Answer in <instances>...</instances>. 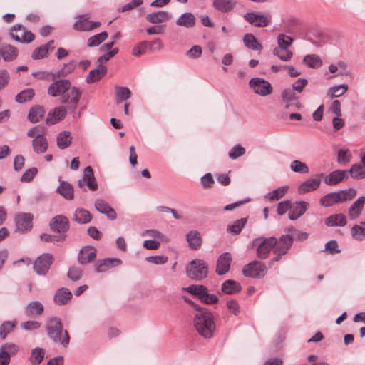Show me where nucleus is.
Wrapping results in <instances>:
<instances>
[{"mask_svg": "<svg viewBox=\"0 0 365 365\" xmlns=\"http://www.w3.org/2000/svg\"><path fill=\"white\" fill-rule=\"evenodd\" d=\"M196 313L194 317V327L198 334L205 339H210L213 336L215 329V324L212 313L206 308H200L195 306Z\"/></svg>", "mask_w": 365, "mask_h": 365, "instance_id": "obj_1", "label": "nucleus"}, {"mask_svg": "<svg viewBox=\"0 0 365 365\" xmlns=\"http://www.w3.org/2000/svg\"><path fill=\"white\" fill-rule=\"evenodd\" d=\"M47 334L54 342H61L63 347L69 344L70 337L66 330L63 329V325L59 318H51L46 326Z\"/></svg>", "mask_w": 365, "mask_h": 365, "instance_id": "obj_2", "label": "nucleus"}, {"mask_svg": "<svg viewBox=\"0 0 365 365\" xmlns=\"http://www.w3.org/2000/svg\"><path fill=\"white\" fill-rule=\"evenodd\" d=\"M186 273L190 279L201 281L207 277L208 266L202 259H194L187 265Z\"/></svg>", "mask_w": 365, "mask_h": 365, "instance_id": "obj_3", "label": "nucleus"}, {"mask_svg": "<svg viewBox=\"0 0 365 365\" xmlns=\"http://www.w3.org/2000/svg\"><path fill=\"white\" fill-rule=\"evenodd\" d=\"M186 292L192 295L197 297L200 301L207 304H213L218 302L215 294H209L208 289L204 285H190L185 289Z\"/></svg>", "mask_w": 365, "mask_h": 365, "instance_id": "obj_4", "label": "nucleus"}, {"mask_svg": "<svg viewBox=\"0 0 365 365\" xmlns=\"http://www.w3.org/2000/svg\"><path fill=\"white\" fill-rule=\"evenodd\" d=\"M277 243V238L271 237L269 238H256L253 240L254 245H258L257 249V256L262 259H266L271 250L274 248V245Z\"/></svg>", "mask_w": 365, "mask_h": 365, "instance_id": "obj_5", "label": "nucleus"}, {"mask_svg": "<svg viewBox=\"0 0 365 365\" xmlns=\"http://www.w3.org/2000/svg\"><path fill=\"white\" fill-rule=\"evenodd\" d=\"M266 265L259 261H252L242 269L244 276L251 278H261L266 274Z\"/></svg>", "mask_w": 365, "mask_h": 365, "instance_id": "obj_6", "label": "nucleus"}, {"mask_svg": "<svg viewBox=\"0 0 365 365\" xmlns=\"http://www.w3.org/2000/svg\"><path fill=\"white\" fill-rule=\"evenodd\" d=\"M249 86L256 94L261 96H267L271 94L273 90L269 81L259 77L250 79Z\"/></svg>", "mask_w": 365, "mask_h": 365, "instance_id": "obj_7", "label": "nucleus"}, {"mask_svg": "<svg viewBox=\"0 0 365 365\" xmlns=\"http://www.w3.org/2000/svg\"><path fill=\"white\" fill-rule=\"evenodd\" d=\"M70 91L65 92L61 98V102L67 105V108L74 112L79 102L81 91L76 86H71Z\"/></svg>", "mask_w": 365, "mask_h": 365, "instance_id": "obj_8", "label": "nucleus"}, {"mask_svg": "<svg viewBox=\"0 0 365 365\" xmlns=\"http://www.w3.org/2000/svg\"><path fill=\"white\" fill-rule=\"evenodd\" d=\"M77 20L73 25V28L78 31H91L98 28L101 23L100 21H90L87 14H82L76 16Z\"/></svg>", "mask_w": 365, "mask_h": 365, "instance_id": "obj_9", "label": "nucleus"}, {"mask_svg": "<svg viewBox=\"0 0 365 365\" xmlns=\"http://www.w3.org/2000/svg\"><path fill=\"white\" fill-rule=\"evenodd\" d=\"M53 256L49 253L40 255L34 263V269L38 275H46L53 263Z\"/></svg>", "mask_w": 365, "mask_h": 365, "instance_id": "obj_10", "label": "nucleus"}, {"mask_svg": "<svg viewBox=\"0 0 365 365\" xmlns=\"http://www.w3.org/2000/svg\"><path fill=\"white\" fill-rule=\"evenodd\" d=\"M282 99L286 109L296 110L301 108V104L298 101L299 97L291 88H287L282 91Z\"/></svg>", "mask_w": 365, "mask_h": 365, "instance_id": "obj_11", "label": "nucleus"}, {"mask_svg": "<svg viewBox=\"0 0 365 365\" xmlns=\"http://www.w3.org/2000/svg\"><path fill=\"white\" fill-rule=\"evenodd\" d=\"M71 86V82L67 79L56 81L48 86V94L53 97L62 96L65 92L70 90Z\"/></svg>", "mask_w": 365, "mask_h": 365, "instance_id": "obj_12", "label": "nucleus"}, {"mask_svg": "<svg viewBox=\"0 0 365 365\" xmlns=\"http://www.w3.org/2000/svg\"><path fill=\"white\" fill-rule=\"evenodd\" d=\"M86 185L91 190L94 191L98 189V184L93 175V168L91 166L85 168L83 178L78 182V185L81 188H83Z\"/></svg>", "mask_w": 365, "mask_h": 365, "instance_id": "obj_13", "label": "nucleus"}, {"mask_svg": "<svg viewBox=\"0 0 365 365\" xmlns=\"http://www.w3.org/2000/svg\"><path fill=\"white\" fill-rule=\"evenodd\" d=\"M232 259L230 252H225L221 254L217 259L215 270L217 274L221 276L226 274L230 270Z\"/></svg>", "mask_w": 365, "mask_h": 365, "instance_id": "obj_14", "label": "nucleus"}, {"mask_svg": "<svg viewBox=\"0 0 365 365\" xmlns=\"http://www.w3.org/2000/svg\"><path fill=\"white\" fill-rule=\"evenodd\" d=\"M309 204L305 201L291 202L289 218L291 220H296L302 216L308 210Z\"/></svg>", "mask_w": 365, "mask_h": 365, "instance_id": "obj_15", "label": "nucleus"}, {"mask_svg": "<svg viewBox=\"0 0 365 365\" xmlns=\"http://www.w3.org/2000/svg\"><path fill=\"white\" fill-rule=\"evenodd\" d=\"M244 18L250 24L257 27L267 26L271 21L270 17L255 12H248L244 15Z\"/></svg>", "mask_w": 365, "mask_h": 365, "instance_id": "obj_16", "label": "nucleus"}, {"mask_svg": "<svg viewBox=\"0 0 365 365\" xmlns=\"http://www.w3.org/2000/svg\"><path fill=\"white\" fill-rule=\"evenodd\" d=\"M19 350L17 346L14 344H5L0 348V365H9L10 358Z\"/></svg>", "mask_w": 365, "mask_h": 365, "instance_id": "obj_17", "label": "nucleus"}, {"mask_svg": "<svg viewBox=\"0 0 365 365\" xmlns=\"http://www.w3.org/2000/svg\"><path fill=\"white\" fill-rule=\"evenodd\" d=\"M50 227L54 232L65 233L69 229L68 220L63 215L53 217L50 222Z\"/></svg>", "mask_w": 365, "mask_h": 365, "instance_id": "obj_18", "label": "nucleus"}, {"mask_svg": "<svg viewBox=\"0 0 365 365\" xmlns=\"http://www.w3.org/2000/svg\"><path fill=\"white\" fill-rule=\"evenodd\" d=\"M96 250L93 246L83 247L78 255V261L81 264H86L95 260Z\"/></svg>", "mask_w": 365, "mask_h": 365, "instance_id": "obj_19", "label": "nucleus"}, {"mask_svg": "<svg viewBox=\"0 0 365 365\" xmlns=\"http://www.w3.org/2000/svg\"><path fill=\"white\" fill-rule=\"evenodd\" d=\"M349 178L348 171L344 170H336L327 175L324 182L328 185H335Z\"/></svg>", "mask_w": 365, "mask_h": 365, "instance_id": "obj_20", "label": "nucleus"}, {"mask_svg": "<svg viewBox=\"0 0 365 365\" xmlns=\"http://www.w3.org/2000/svg\"><path fill=\"white\" fill-rule=\"evenodd\" d=\"M122 261L118 258H106L99 260L96 265V271L99 273L105 272L111 268L118 267Z\"/></svg>", "mask_w": 365, "mask_h": 365, "instance_id": "obj_21", "label": "nucleus"}, {"mask_svg": "<svg viewBox=\"0 0 365 365\" xmlns=\"http://www.w3.org/2000/svg\"><path fill=\"white\" fill-rule=\"evenodd\" d=\"M365 205V196L359 197L348 209V215L350 220L357 219L362 212Z\"/></svg>", "mask_w": 365, "mask_h": 365, "instance_id": "obj_22", "label": "nucleus"}, {"mask_svg": "<svg viewBox=\"0 0 365 365\" xmlns=\"http://www.w3.org/2000/svg\"><path fill=\"white\" fill-rule=\"evenodd\" d=\"M94 206L99 212L106 215L108 219L113 220L116 218L115 211L105 200L96 199Z\"/></svg>", "mask_w": 365, "mask_h": 365, "instance_id": "obj_23", "label": "nucleus"}, {"mask_svg": "<svg viewBox=\"0 0 365 365\" xmlns=\"http://www.w3.org/2000/svg\"><path fill=\"white\" fill-rule=\"evenodd\" d=\"M321 183V180L317 178L309 179L301 183L298 187L299 194H304L318 189Z\"/></svg>", "mask_w": 365, "mask_h": 365, "instance_id": "obj_24", "label": "nucleus"}, {"mask_svg": "<svg viewBox=\"0 0 365 365\" xmlns=\"http://www.w3.org/2000/svg\"><path fill=\"white\" fill-rule=\"evenodd\" d=\"M171 18L170 14L165 11H158L147 14L146 19L151 24L165 22Z\"/></svg>", "mask_w": 365, "mask_h": 365, "instance_id": "obj_25", "label": "nucleus"}, {"mask_svg": "<svg viewBox=\"0 0 365 365\" xmlns=\"http://www.w3.org/2000/svg\"><path fill=\"white\" fill-rule=\"evenodd\" d=\"M196 19L191 12H185L176 20V24L187 29L192 28L195 25Z\"/></svg>", "mask_w": 365, "mask_h": 365, "instance_id": "obj_26", "label": "nucleus"}, {"mask_svg": "<svg viewBox=\"0 0 365 365\" xmlns=\"http://www.w3.org/2000/svg\"><path fill=\"white\" fill-rule=\"evenodd\" d=\"M107 72V69L105 66L98 64V68L90 71L87 77L86 82L88 83H92L102 78Z\"/></svg>", "mask_w": 365, "mask_h": 365, "instance_id": "obj_27", "label": "nucleus"}, {"mask_svg": "<svg viewBox=\"0 0 365 365\" xmlns=\"http://www.w3.org/2000/svg\"><path fill=\"white\" fill-rule=\"evenodd\" d=\"M346 217L343 214H334L326 218L324 224L328 227H344L346 225Z\"/></svg>", "mask_w": 365, "mask_h": 365, "instance_id": "obj_28", "label": "nucleus"}, {"mask_svg": "<svg viewBox=\"0 0 365 365\" xmlns=\"http://www.w3.org/2000/svg\"><path fill=\"white\" fill-rule=\"evenodd\" d=\"M66 114V109L60 106L53 109V111L50 112L46 118L47 124H55L58 120L63 119Z\"/></svg>", "mask_w": 365, "mask_h": 365, "instance_id": "obj_29", "label": "nucleus"}, {"mask_svg": "<svg viewBox=\"0 0 365 365\" xmlns=\"http://www.w3.org/2000/svg\"><path fill=\"white\" fill-rule=\"evenodd\" d=\"M292 243L290 242V239L287 237H280L279 240L277 239V243L274 247V253H279V255H285Z\"/></svg>", "mask_w": 365, "mask_h": 365, "instance_id": "obj_30", "label": "nucleus"}, {"mask_svg": "<svg viewBox=\"0 0 365 365\" xmlns=\"http://www.w3.org/2000/svg\"><path fill=\"white\" fill-rule=\"evenodd\" d=\"M221 289L227 294H235L241 291L242 287L237 281L228 279L223 282Z\"/></svg>", "mask_w": 365, "mask_h": 365, "instance_id": "obj_31", "label": "nucleus"}, {"mask_svg": "<svg viewBox=\"0 0 365 365\" xmlns=\"http://www.w3.org/2000/svg\"><path fill=\"white\" fill-rule=\"evenodd\" d=\"M72 297V293L67 288L57 290L54 295V301L58 305L66 304Z\"/></svg>", "mask_w": 365, "mask_h": 365, "instance_id": "obj_32", "label": "nucleus"}, {"mask_svg": "<svg viewBox=\"0 0 365 365\" xmlns=\"http://www.w3.org/2000/svg\"><path fill=\"white\" fill-rule=\"evenodd\" d=\"M186 240L190 248L192 250H197L201 246L202 238L200 232L197 231H190L187 232Z\"/></svg>", "mask_w": 365, "mask_h": 365, "instance_id": "obj_33", "label": "nucleus"}, {"mask_svg": "<svg viewBox=\"0 0 365 365\" xmlns=\"http://www.w3.org/2000/svg\"><path fill=\"white\" fill-rule=\"evenodd\" d=\"M339 192H333L327 194L320 199V204L324 207H331L341 202Z\"/></svg>", "mask_w": 365, "mask_h": 365, "instance_id": "obj_34", "label": "nucleus"}, {"mask_svg": "<svg viewBox=\"0 0 365 365\" xmlns=\"http://www.w3.org/2000/svg\"><path fill=\"white\" fill-rule=\"evenodd\" d=\"M45 114L43 108L41 106H34L30 108L28 113V120L33 123L38 122Z\"/></svg>", "mask_w": 365, "mask_h": 365, "instance_id": "obj_35", "label": "nucleus"}, {"mask_svg": "<svg viewBox=\"0 0 365 365\" xmlns=\"http://www.w3.org/2000/svg\"><path fill=\"white\" fill-rule=\"evenodd\" d=\"M72 138L69 131H62L57 135L56 144L58 148L63 150L71 144Z\"/></svg>", "mask_w": 365, "mask_h": 365, "instance_id": "obj_36", "label": "nucleus"}, {"mask_svg": "<svg viewBox=\"0 0 365 365\" xmlns=\"http://www.w3.org/2000/svg\"><path fill=\"white\" fill-rule=\"evenodd\" d=\"M243 43L249 49L254 51H261L262 49V46L257 41L255 36L252 34H246L244 35Z\"/></svg>", "mask_w": 365, "mask_h": 365, "instance_id": "obj_37", "label": "nucleus"}, {"mask_svg": "<svg viewBox=\"0 0 365 365\" xmlns=\"http://www.w3.org/2000/svg\"><path fill=\"white\" fill-rule=\"evenodd\" d=\"M73 219L78 223L86 224L91 220L92 216L88 210L83 208H77L74 212Z\"/></svg>", "mask_w": 365, "mask_h": 365, "instance_id": "obj_38", "label": "nucleus"}, {"mask_svg": "<svg viewBox=\"0 0 365 365\" xmlns=\"http://www.w3.org/2000/svg\"><path fill=\"white\" fill-rule=\"evenodd\" d=\"M57 192L67 200H72L74 197L72 185L65 181H62L57 188Z\"/></svg>", "mask_w": 365, "mask_h": 365, "instance_id": "obj_39", "label": "nucleus"}, {"mask_svg": "<svg viewBox=\"0 0 365 365\" xmlns=\"http://www.w3.org/2000/svg\"><path fill=\"white\" fill-rule=\"evenodd\" d=\"M235 6V2L233 0H214L213 6L222 11H230Z\"/></svg>", "mask_w": 365, "mask_h": 365, "instance_id": "obj_40", "label": "nucleus"}, {"mask_svg": "<svg viewBox=\"0 0 365 365\" xmlns=\"http://www.w3.org/2000/svg\"><path fill=\"white\" fill-rule=\"evenodd\" d=\"M44 309L43 305L38 301L29 303L26 307V313L31 317L41 314Z\"/></svg>", "mask_w": 365, "mask_h": 365, "instance_id": "obj_41", "label": "nucleus"}, {"mask_svg": "<svg viewBox=\"0 0 365 365\" xmlns=\"http://www.w3.org/2000/svg\"><path fill=\"white\" fill-rule=\"evenodd\" d=\"M0 53L5 61H11L17 56V50L11 45L5 44L0 48Z\"/></svg>", "mask_w": 365, "mask_h": 365, "instance_id": "obj_42", "label": "nucleus"}, {"mask_svg": "<svg viewBox=\"0 0 365 365\" xmlns=\"http://www.w3.org/2000/svg\"><path fill=\"white\" fill-rule=\"evenodd\" d=\"M32 145L34 151L38 153H43L46 152L48 148V142L44 136L34 138L32 142Z\"/></svg>", "mask_w": 365, "mask_h": 365, "instance_id": "obj_43", "label": "nucleus"}, {"mask_svg": "<svg viewBox=\"0 0 365 365\" xmlns=\"http://www.w3.org/2000/svg\"><path fill=\"white\" fill-rule=\"evenodd\" d=\"M348 171L353 178L362 179L365 178V166L360 163L354 164Z\"/></svg>", "mask_w": 365, "mask_h": 365, "instance_id": "obj_44", "label": "nucleus"}, {"mask_svg": "<svg viewBox=\"0 0 365 365\" xmlns=\"http://www.w3.org/2000/svg\"><path fill=\"white\" fill-rule=\"evenodd\" d=\"M45 356V351L42 348L36 347L31 350L29 360L33 365H38L41 363Z\"/></svg>", "mask_w": 365, "mask_h": 365, "instance_id": "obj_45", "label": "nucleus"}, {"mask_svg": "<svg viewBox=\"0 0 365 365\" xmlns=\"http://www.w3.org/2000/svg\"><path fill=\"white\" fill-rule=\"evenodd\" d=\"M108 33L106 31H102L99 34H95L87 40V46L88 47H96L99 46L108 38Z\"/></svg>", "mask_w": 365, "mask_h": 365, "instance_id": "obj_46", "label": "nucleus"}, {"mask_svg": "<svg viewBox=\"0 0 365 365\" xmlns=\"http://www.w3.org/2000/svg\"><path fill=\"white\" fill-rule=\"evenodd\" d=\"M16 326V322L6 321L4 322L0 326V336L2 339H5L6 336L11 333Z\"/></svg>", "mask_w": 365, "mask_h": 365, "instance_id": "obj_47", "label": "nucleus"}, {"mask_svg": "<svg viewBox=\"0 0 365 365\" xmlns=\"http://www.w3.org/2000/svg\"><path fill=\"white\" fill-rule=\"evenodd\" d=\"M304 63L309 68H317L322 65L320 57L315 54L307 55L304 57Z\"/></svg>", "mask_w": 365, "mask_h": 365, "instance_id": "obj_48", "label": "nucleus"}, {"mask_svg": "<svg viewBox=\"0 0 365 365\" xmlns=\"http://www.w3.org/2000/svg\"><path fill=\"white\" fill-rule=\"evenodd\" d=\"M116 103L118 104L123 101L128 100L131 96L130 89L127 87H115Z\"/></svg>", "mask_w": 365, "mask_h": 365, "instance_id": "obj_49", "label": "nucleus"}, {"mask_svg": "<svg viewBox=\"0 0 365 365\" xmlns=\"http://www.w3.org/2000/svg\"><path fill=\"white\" fill-rule=\"evenodd\" d=\"M273 54L277 56L281 61L287 62L293 56L292 52L289 48L276 47L273 50Z\"/></svg>", "mask_w": 365, "mask_h": 365, "instance_id": "obj_50", "label": "nucleus"}, {"mask_svg": "<svg viewBox=\"0 0 365 365\" xmlns=\"http://www.w3.org/2000/svg\"><path fill=\"white\" fill-rule=\"evenodd\" d=\"M247 222V218L246 217L237 220L232 225L227 227V231L234 235H238L240 233L242 228L245 226Z\"/></svg>", "mask_w": 365, "mask_h": 365, "instance_id": "obj_51", "label": "nucleus"}, {"mask_svg": "<svg viewBox=\"0 0 365 365\" xmlns=\"http://www.w3.org/2000/svg\"><path fill=\"white\" fill-rule=\"evenodd\" d=\"M290 169L297 173L306 174L309 171L307 165L299 160H294L290 163Z\"/></svg>", "mask_w": 365, "mask_h": 365, "instance_id": "obj_52", "label": "nucleus"}, {"mask_svg": "<svg viewBox=\"0 0 365 365\" xmlns=\"http://www.w3.org/2000/svg\"><path fill=\"white\" fill-rule=\"evenodd\" d=\"M348 90V86L346 84H341L339 86H334L329 88L327 96L333 98H338L344 95Z\"/></svg>", "mask_w": 365, "mask_h": 365, "instance_id": "obj_53", "label": "nucleus"}, {"mask_svg": "<svg viewBox=\"0 0 365 365\" xmlns=\"http://www.w3.org/2000/svg\"><path fill=\"white\" fill-rule=\"evenodd\" d=\"M76 62L71 61L68 63H65L63 66L58 70L55 74L54 77H65L71 73L76 68Z\"/></svg>", "mask_w": 365, "mask_h": 365, "instance_id": "obj_54", "label": "nucleus"}, {"mask_svg": "<svg viewBox=\"0 0 365 365\" xmlns=\"http://www.w3.org/2000/svg\"><path fill=\"white\" fill-rule=\"evenodd\" d=\"M277 39L278 44L277 47L284 48H288L294 41V39L292 37L284 34H279Z\"/></svg>", "mask_w": 365, "mask_h": 365, "instance_id": "obj_55", "label": "nucleus"}, {"mask_svg": "<svg viewBox=\"0 0 365 365\" xmlns=\"http://www.w3.org/2000/svg\"><path fill=\"white\" fill-rule=\"evenodd\" d=\"M351 234L353 238L359 241H362L365 239V228L355 225L351 230Z\"/></svg>", "mask_w": 365, "mask_h": 365, "instance_id": "obj_56", "label": "nucleus"}, {"mask_svg": "<svg viewBox=\"0 0 365 365\" xmlns=\"http://www.w3.org/2000/svg\"><path fill=\"white\" fill-rule=\"evenodd\" d=\"M299 21L295 18H291L283 21L284 31L288 34H293Z\"/></svg>", "mask_w": 365, "mask_h": 365, "instance_id": "obj_57", "label": "nucleus"}, {"mask_svg": "<svg viewBox=\"0 0 365 365\" xmlns=\"http://www.w3.org/2000/svg\"><path fill=\"white\" fill-rule=\"evenodd\" d=\"M338 192L340 195L341 202L351 200L356 195V190H354V188H349Z\"/></svg>", "mask_w": 365, "mask_h": 365, "instance_id": "obj_58", "label": "nucleus"}, {"mask_svg": "<svg viewBox=\"0 0 365 365\" xmlns=\"http://www.w3.org/2000/svg\"><path fill=\"white\" fill-rule=\"evenodd\" d=\"M287 187H280L268 193L267 196L271 200H277L282 198L287 190Z\"/></svg>", "mask_w": 365, "mask_h": 365, "instance_id": "obj_59", "label": "nucleus"}, {"mask_svg": "<svg viewBox=\"0 0 365 365\" xmlns=\"http://www.w3.org/2000/svg\"><path fill=\"white\" fill-rule=\"evenodd\" d=\"M82 270L77 267L73 266L69 268L67 276L72 281H78L82 277Z\"/></svg>", "mask_w": 365, "mask_h": 365, "instance_id": "obj_60", "label": "nucleus"}, {"mask_svg": "<svg viewBox=\"0 0 365 365\" xmlns=\"http://www.w3.org/2000/svg\"><path fill=\"white\" fill-rule=\"evenodd\" d=\"M168 257L166 255L149 256L145 258L148 262L154 264H164L168 262Z\"/></svg>", "mask_w": 365, "mask_h": 365, "instance_id": "obj_61", "label": "nucleus"}, {"mask_svg": "<svg viewBox=\"0 0 365 365\" xmlns=\"http://www.w3.org/2000/svg\"><path fill=\"white\" fill-rule=\"evenodd\" d=\"M245 153V149L240 145H237L231 148L228 155L232 159H236L242 156Z\"/></svg>", "mask_w": 365, "mask_h": 365, "instance_id": "obj_62", "label": "nucleus"}, {"mask_svg": "<svg viewBox=\"0 0 365 365\" xmlns=\"http://www.w3.org/2000/svg\"><path fill=\"white\" fill-rule=\"evenodd\" d=\"M148 47V41H142L135 46L132 51L133 56H139L143 53H145L147 48Z\"/></svg>", "mask_w": 365, "mask_h": 365, "instance_id": "obj_63", "label": "nucleus"}, {"mask_svg": "<svg viewBox=\"0 0 365 365\" xmlns=\"http://www.w3.org/2000/svg\"><path fill=\"white\" fill-rule=\"evenodd\" d=\"M307 83L308 81L306 78H299L292 84L291 88L293 89L295 92L301 93Z\"/></svg>", "mask_w": 365, "mask_h": 365, "instance_id": "obj_64", "label": "nucleus"}]
</instances>
